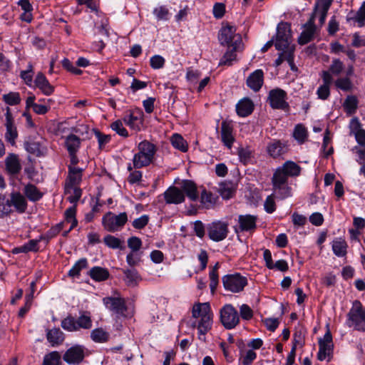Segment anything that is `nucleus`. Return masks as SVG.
Wrapping results in <instances>:
<instances>
[{"instance_id": "nucleus-1", "label": "nucleus", "mask_w": 365, "mask_h": 365, "mask_svg": "<svg viewBox=\"0 0 365 365\" xmlns=\"http://www.w3.org/2000/svg\"><path fill=\"white\" fill-rule=\"evenodd\" d=\"M192 316L195 319L200 318L198 323L194 322L192 327H197L199 339L205 341V335L211 329L213 314L208 302L196 303L192 307Z\"/></svg>"}, {"instance_id": "nucleus-2", "label": "nucleus", "mask_w": 365, "mask_h": 365, "mask_svg": "<svg viewBox=\"0 0 365 365\" xmlns=\"http://www.w3.org/2000/svg\"><path fill=\"white\" fill-rule=\"evenodd\" d=\"M157 146L151 142L144 140L138 145V152L133 158V167L140 169L152 164L155 160Z\"/></svg>"}, {"instance_id": "nucleus-3", "label": "nucleus", "mask_w": 365, "mask_h": 365, "mask_svg": "<svg viewBox=\"0 0 365 365\" xmlns=\"http://www.w3.org/2000/svg\"><path fill=\"white\" fill-rule=\"evenodd\" d=\"M346 325L355 330L365 331V309L359 300L353 302L352 307L347 314Z\"/></svg>"}, {"instance_id": "nucleus-4", "label": "nucleus", "mask_w": 365, "mask_h": 365, "mask_svg": "<svg viewBox=\"0 0 365 365\" xmlns=\"http://www.w3.org/2000/svg\"><path fill=\"white\" fill-rule=\"evenodd\" d=\"M236 28L227 25L222 26L218 33V39L222 46H240L247 43L246 36L245 39L239 34H236Z\"/></svg>"}, {"instance_id": "nucleus-5", "label": "nucleus", "mask_w": 365, "mask_h": 365, "mask_svg": "<svg viewBox=\"0 0 365 365\" xmlns=\"http://www.w3.org/2000/svg\"><path fill=\"white\" fill-rule=\"evenodd\" d=\"M128 222V215L125 212L115 215L108 212L103 215L102 224L105 230L110 232H115L120 230Z\"/></svg>"}, {"instance_id": "nucleus-6", "label": "nucleus", "mask_w": 365, "mask_h": 365, "mask_svg": "<svg viewBox=\"0 0 365 365\" xmlns=\"http://www.w3.org/2000/svg\"><path fill=\"white\" fill-rule=\"evenodd\" d=\"M88 129L81 118L76 121L75 125L70 126V153L74 148L80 147L81 141L88 138Z\"/></svg>"}, {"instance_id": "nucleus-7", "label": "nucleus", "mask_w": 365, "mask_h": 365, "mask_svg": "<svg viewBox=\"0 0 365 365\" xmlns=\"http://www.w3.org/2000/svg\"><path fill=\"white\" fill-rule=\"evenodd\" d=\"M292 43L291 24L281 21L277 26L275 42L274 38L268 41L264 46H290Z\"/></svg>"}, {"instance_id": "nucleus-8", "label": "nucleus", "mask_w": 365, "mask_h": 365, "mask_svg": "<svg viewBox=\"0 0 365 365\" xmlns=\"http://www.w3.org/2000/svg\"><path fill=\"white\" fill-rule=\"evenodd\" d=\"M220 321L225 329H234L240 323L237 310L232 304H225L220 309Z\"/></svg>"}, {"instance_id": "nucleus-9", "label": "nucleus", "mask_w": 365, "mask_h": 365, "mask_svg": "<svg viewBox=\"0 0 365 365\" xmlns=\"http://www.w3.org/2000/svg\"><path fill=\"white\" fill-rule=\"evenodd\" d=\"M222 280L225 289L234 293L242 292L247 284V277L238 273L225 275Z\"/></svg>"}, {"instance_id": "nucleus-10", "label": "nucleus", "mask_w": 365, "mask_h": 365, "mask_svg": "<svg viewBox=\"0 0 365 365\" xmlns=\"http://www.w3.org/2000/svg\"><path fill=\"white\" fill-rule=\"evenodd\" d=\"M103 303L106 309L114 314L116 317H125L128 307L124 298L106 297L103 299Z\"/></svg>"}, {"instance_id": "nucleus-11", "label": "nucleus", "mask_w": 365, "mask_h": 365, "mask_svg": "<svg viewBox=\"0 0 365 365\" xmlns=\"http://www.w3.org/2000/svg\"><path fill=\"white\" fill-rule=\"evenodd\" d=\"M287 98L286 91L281 88H274L269 92L268 101L273 109L289 110V106L287 102Z\"/></svg>"}, {"instance_id": "nucleus-12", "label": "nucleus", "mask_w": 365, "mask_h": 365, "mask_svg": "<svg viewBox=\"0 0 365 365\" xmlns=\"http://www.w3.org/2000/svg\"><path fill=\"white\" fill-rule=\"evenodd\" d=\"M207 235L210 240L215 242H220L225 240L228 234V224L216 221L209 224L207 227Z\"/></svg>"}, {"instance_id": "nucleus-13", "label": "nucleus", "mask_w": 365, "mask_h": 365, "mask_svg": "<svg viewBox=\"0 0 365 365\" xmlns=\"http://www.w3.org/2000/svg\"><path fill=\"white\" fill-rule=\"evenodd\" d=\"M272 189L276 197L284 200L292 195V188L288 185V181L273 174L272 178Z\"/></svg>"}, {"instance_id": "nucleus-14", "label": "nucleus", "mask_w": 365, "mask_h": 365, "mask_svg": "<svg viewBox=\"0 0 365 365\" xmlns=\"http://www.w3.org/2000/svg\"><path fill=\"white\" fill-rule=\"evenodd\" d=\"M123 119L132 130L140 131L143 124V112L140 108L128 110Z\"/></svg>"}, {"instance_id": "nucleus-15", "label": "nucleus", "mask_w": 365, "mask_h": 365, "mask_svg": "<svg viewBox=\"0 0 365 365\" xmlns=\"http://www.w3.org/2000/svg\"><path fill=\"white\" fill-rule=\"evenodd\" d=\"M300 173L301 167L293 161L287 160L275 170L274 175L283 178L288 181L289 177H297Z\"/></svg>"}, {"instance_id": "nucleus-16", "label": "nucleus", "mask_w": 365, "mask_h": 365, "mask_svg": "<svg viewBox=\"0 0 365 365\" xmlns=\"http://www.w3.org/2000/svg\"><path fill=\"white\" fill-rule=\"evenodd\" d=\"M333 2V0H317L313 11L311 14L310 18H313V22L314 23L315 19L319 16V21L321 26H322L326 20L328 11Z\"/></svg>"}, {"instance_id": "nucleus-17", "label": "nucleus", "mask_w": 365, "mask_h": 365, "mask_svg": "<svg viewBox=\"0 0 365 365\" xmlns=\"http://www.w3.org/2000/svg\"><path fill=\"white\" fill-rule=\"evenodd\" d=\"M92 327L91 314L82 312L78 319L70 317V331H78L80 329H89Z\"/></svg>"}, {"instance_id": "nucleus-18", "label": "nucleus", "mask_w": 365, "mask_h": 365, "mask_svg": "<svg viewBox=\"0 0 365 365\" xmlns=\"http://www.w3.org/2000/svg\"><path fill=\"white\" fill-rule=\"evenodd\" d=\"M6 133H5V139L7 142H9L11 145H14L16 143V140L18 138V131L17 128L14 124V120L12 116V114L10 111V108L8 107L6 108Z\"/></svg>"}, {"instance_id": "nucleus-19", "label": "nucleus", "mask_w": 365, "mask_h": 365, "mask_svg": "<svg viewBox=\"0 0 365 365\" xmlns=\"http://www.w3.org/2000/svg\"><path fill=\"white\" fill-rule=\"evenodd\" d=\"M317 34V26L313 22V18H309L303 26V31L298 38V43L300 45L307 44L311 42Z\"/></svg>"}, {"instance_id": "nucleus-20", "label": "nucleus", "mask_w": 365, "mask_h": 365, "mask_svg": "<svg viewBox=\"0 0 365 365\" xmlns=\"http://www.w3.org/2000/svg\"><path fill=\"white\" fill-rule=\"evenodd\" d=\"M295 47H276L278 51H281L278 58L275 60V66H280L284 61H287L292 71H296L297 67L294 63V52Z\"/></svg>"}, {"instance_id": "nucleus-21", "label": "nucleus", "mask_w": 365, "mask_h": 365, "mask_svg": "<svg viewBox=\"0 0 365 365\" xmlns=\"http://www.w3.org/2000/svg\"><path fill=\"white\" fill-rule=\"evenodd\" d=\"M287 151L288 145L287 142L281 141L279 140L274 139L267 145V152L268 155L273 158L280 157L287 153Z\"/></svg>"}, {"instance_id": "nucleus-22", "label": "nucleus", "mask_w": 365, "mask_h": 365, "mask_svg": "<svg viewBox=\"0 0 365 365\" xmlns=\"http://www.w3.org/2000/svg\"><path fill=\"white\" fill-rule=\"evenodd\" d=\"M221 140L224 145L230 149L235 141L233 125L230 122L223 120L221 123Z\"/></svg>"}, {"instance_id": "nucleus-23", "label": "nucleus", "mask_w": 365, "mask_h": 365, "mask_svg": "<svg viewBox=\"0 0 365 365\" xmlns=\"http://www.w3.org/2000/svg\"><path fill=\"white\" fill-rule=\"evenodd\" d=\"M349 128L350 134L354 135L356 142L360 145H365V130L361 128V123L357 117L351 120Z\"/></svg>"}, {"instance_id": "nucleus-24", "label": "nucleus", "mask_w": 365, "mask_h": 365, "mask_svg": "<svg viewBox=\"0 0 365 365\" xmlns=\"http://www.w3.org/2000/svg\"><path fill=\"white\" fill-rule=\"evenodd\" d=\"M264 83V72L262 69H257L250 74L246 80L247 86L253 91H259Z\"/></svg>"}, {"instance_id": "nucleus-25", "label": "nucleus", "mask_w": 365, "mask_h": 365, "mask_svg": "<svg viewBox=\"0 0 365 365\" xmlns=\"http://www.w3.org/2000/svg\"><path fill=\"white\" fill-rule=\"evenodd\" d=\"M163 195L168 204H180L185 201V194L175 186L170 187Z\"/></svg>"}, {"instance_id": "nucleus-26", "label": "nucleus", "mask_w": 365, "mask_h": 365, "mask_svg": "<svg viewBox=\"0 0 365 365\" xmlns=\"http://www.w3.org/2000/svg\"><path fill=\"white\" fill-rule=\"evenodd\" d=\"M257 217L252 215H240L238 217L239 228L241 232H253L257 227Z\"/></svg>"}, {"instance_id": "nucleus-27", "label": "nucleus", "mask_w": 365, "mask_h": 365, "mask_svg": "<svg viewBox=\"0 0 365 365\" xmlns=\"http://www.w3.org/2000/svg\"><path fill=\"white\" fill-rule=\"evenodd\" d=\"M9 203L10 208L14 206L15 210L19 213H24L27 209V201L25 197L19 192L11 193Z\"/></svg>"}, {"instance_id": "nucleus-28", "label": "nucleus", "mask_w": 365, "mask_h": 365, "mask_svg": "<svg viewBox=\"0 0 365 365\" xmlns=\"http://www.w3.org/2000/svg\"><path fill=\"white\" fill-rule=\"evenodd\" d=\"M255 105L249 98H244L236 105V111L239 116L247 117L254 110Z\"/></svg>"}, {"instance_id": "nucleus-29", "label": "nucleus", "mask_w": 365, "mask_h": 365, "mask_svg": "<svg viewBox=\"0 0 365 365\" xmlns=\"http://www.w3.org/2000/svg\"><path fill=\"white\" fill-rule=\"evenodd\" d=\"M35 87L38 88L43 94L49 96L53 93L54 88L50 84L43 73H38L34 80Z\"/></svg>"}, {"instance_id": "nucleus-30", "label": "nucleus", "mask_w": 365, "mask_h": 365, "mask_svg": "<svg viewBox=\"0 0 365 365\" xmlns=\"http://www.w3.org/2000/svg\"><path fill=\"white\" fill-rule=\"evenodd\" d=\"M87 351L84 346L76 344L70 347V364H79L81 363Z\"/></svg>"}, {"instance_id": "nucleus-31", "label": "nucleus", "mask_w": 365, "mask_h": 365, "mask_svg": "<svg viewBox=\"0 0 365 365\" xmlns=\"http://www.w3.org/2000/svg\"><path fill=\"white\" fill-rule=\"evenodd\" d=\"M5 165L7 171L12 175H16L20 173L21 165L17 155L9 153L5 159Z\"/></svg>"}, {"instance_id": "nucleus-32", "label": "nucleus", "mask_w": 365, "mask_h": 365, "mask_svg": "<svg viewBox=\"0 0 365 365\" xmlns=\"http://www.w3.org/2000/svg\"><path fill=\"white\" fill-rule=\"evenodd\" d=\"M181 189L182 192L185 193L191 201H196L198 199L199 195L197 185L193 181L190 180H183Z\"/></svg>"}, {"instance_id": "nucleus-33", "label": "nucleus", "mask_w": 365, "mask_h": 365, "mask_svg": "<svg viewBox=\"0 0 365 365\" xmlns=\"http://www.w3.org/2000/svg\"><path fill=\"white\" fill-rule=\"evenodd\" d=\"M124 274V281L127 286L134 287L137 286L141 277L135 269H124L122 270Z\"/></svg>"}, {"instance_id": "nucleus-34", "label": "nucleus", "mask_w": 365, "mask_h": 365, "mask_svg": "<svg viewBox=\"0 0 365 365\" xmlns=\"http://www.w3.org/2000/svg\"><path fill=\"white\" fill-rule=\"evenodd\" d=\"M347 21H353L357 23L358 26L362 27L365 25V1L363 2L356 12L350 11L347 15Z\"/></svg>"}, {"instance_id": "nucleus-35", "label": "nucleus", "mask_w": 365, "mask_h": 365, "mask_svg": "<svg viewBox=\"0 0 365 365\" xmlns=\"http://www.w3.org/2000/svg\"><path fill=\"white\" fill-rule=\"evenodd\" d=\"M46 338L48 342L53 346H55L61 344L63 341L65 336L59 328H53L48 330L46 333Z\"/></svg>"}, {"instance_id": "nucleus-36", "label": "nucleus", "mask_w": 365, "mask_h": 365, "mask_svg": "<svg viewBox=\"0 0 365 365\" xmlns=\"http://www.w3.org/2000/svg\"><path fill=\"white\" fill-rule=\"evenodd\" d=\"M24 193L26 197L32 202L38 201L42 198L43 193L41 192L34 185L28 184L24 187Z\"/></svg>"}, {"instance_id": "nucleus-37", "label": "nucleus", "mask_w": 365, "mask_h": 365, "mask_svg": "<svg viewBox=\"0 0 365 365\" xmlns=\"http://www.w3.org/2000/svg\"><path fill=\"white\" fill-rule=\"evenodd\" d=\"M91 278L96 282L105 281L109 277L107 269L101 267H93L89 271Z\"/></svg>"}, {"instance_id": "nucleus-38", "label": "nucleus", "mask_w": 365, "mask_h": 365, "mask_svg": "<svg viewBox=\"0 0 365 365\" xmlns=\"http://www.w3.org/2000/svg\"><path fill=\"white\" fill-rule=\"evenodd\" d=\"M358 99L355 96H348L344 103L343 108L348 115L354 114L358 108Z\"/></svg>"}, {"instance_id": "nucleus-39", "label": "nucleus", "mask_w": 365, "mask_h": 365, "mask_svg": "<svg viewBox=\"0 0 365 365\" xmlns=\"http://www.w3.org/2000/svg\"><path fill=\"white\" fill-rule=\"evenodd\" d=\"M170 142L175 148L180 150L181 152L185 153L188 150L187 143L180 134H173L170 138Z\"/></svg>"}, {"instance_id": "nucleus-40", "label": "nucleus", "mask_w": 365, "mask_h": 365, "mask_svg": "<svg viewBox=\"0 0 365 365\" xmlns=\"http://www.w3.org/2000/svg\"><path fill=\"white\" fill-rule=\"evenodd\" d=\"M96 14L98 15V19L95 22L96 28L103 34L108 36L110 29L108 18L104 14H98V11H96Z\"/></svg>"}, {"instance_id": "nucleus-41", "label": "nucleus", "mask_w": 365, "mask_h": 365, "mask_svg": "<svg viewBox=\"0 0 365 365\" xmlns=\"http://www.w3.org/2000/svg\"><path fill=\"white\" fill-rule=\"evenodd\" d=\"M83 170V168L70 166V189L72 185H78L81 182Z\"/></svg>"}, {"instance_id": "nucleus-42", "label": "nucleus", "mask_w": 365, "mask_h": 365, "mask_svg": "<svg viewBox=\"0 0 365 365\" xmlns=\"http://www.w3.org/2000/svg\"><path fill=\"white\" fill-rule=\"evenodd\" d=\"M347 245L345 240L337 239L333 241L332 250L338 257H344L346 254Z\"/></svg>"}, {"instance_id": "nucleus-43", "label": "nucleus", "mask_w": 365, "mask_h": 365, "mask_svg": "<svg viewBox=\"0 0 365 365\" xmlns=\"http://www.w3.org/2000/svg\"><path fill=\"white\" fill-rule=\"evenodd\" d=\"M293 136L299 144L304 143L308 136L306 128L302 124L297 125L294 130Z\"/></svg>"}, {"instance_id": "nucleus-44", "label": "nucleus", "mask_w": 365, "mask_h": 365, "mask_svg": "<svg viewBox=\"0 0 365 365\" xmlns=\"http://www.w3.org/2000/svg\"><path fill=\"white\" fill-rule=\"evenodd\" d=\"M93 341L98 343L106 342L109 339V334L101 328L93 329L91 333Z\"/></svg>"}, {"instance_id": "nucleus-45", "label": "nucleus", "mask_w": 365, "mask_h": 365, "mask_svg": "<svg viewBox=\"0 0 365 365\" xmlns=\"http://www.w3.org/2000/svg\"><path fill=\"white\" fill-rule=\"evenodd\" d=\"M237 155L239 156L240 161L244 165L249 163L253 158L252 151L248 148H239L237 150Z\"/></svg>"}, {"instance_id": "nucleus-46", "label": "nucleus", "mask_w": 365, "mask_h": 365, "mask_svg": "<svg viewBox=\"0 0 365 365\" xmlns=\"http://www.w3.org/2000/svg\"><path fill=\"white\" fill-rule=\"evenodd\" d=\"M238 47H232V48L228 51H227L222 58L220 59L219 63L220 66L226 65L231 66L232 61H236L237 54L236 52L237 51Z\"/></svg>"}, {"instance_id": "nucleus-47", "label": "nucleus", "mask_w": 365, "mask_h": 365, "mask_svg": "<svg viewBox=\"0 0 365 365\" xmlns=\"http://www.w3.org/2000/svg\"><path fill=\"white\" fill-rule=\"evenodd\" d=\"M217 197L213 195L211 192L203 189L201 192L200 202L206 207L214 205L216 202Z\"/></svg>"}, {"instance_id": "nucleus-48", "label": "nucleus", "mask_w": 365, "mask_h": 365, "mask_svg": "<svg viewBox=\"0 0 365 365\" xmlns=\"http://www.w3.org/2000/svg\"><path fill=\"white\" fill-rule=\"evenodd\" d=\"M319 352L317 354V359L319 361H324L327 357H329L328 361H329V356L332 351L333 345L324 344V343L322 342V344L319 343Z\"/></svg>"}, {"instance_id": "nucleus-49", "label": "nucleus", "mask_w": 365, "mask_h": 365, "mask_svg": "<svg viewBox=\"0 0 365 365\" xmlns=\"http://www.w3.org/2000/svg\"><path fill=\"white\" fill-rule=\"evenodd\" d=\"M43 365H61V355L58 351H51L45 355Z\"/></svg>"}, {"instance_id": "nucleus-50", "label": "nucleus", "mask_w": 365, "mask_h": 365, "mask_svg": "<svg viewBox=\"0 0 365 365\" xmlns=\"http://www.w3.org/2000/svg\"><path fill=\"white\" fill-rule=\"evenodd\" d=\"M88 267V261L86 258L78 260L71 269H70V277H78L80 272Z\"/></svg>"}, {"instance_id": "nucleus-51", "label": "nucleus", "mask_w": 365, "mask_h": 365, "mask_svg": "<svg viewBox=\"0 0 365 365\" xmlns=\"http://www.w3.org/2000/svg\"><path fill=\"white\" fill-rule=\"evenodd\" d=\"M106 246L112 249H122V241L115 236L108 235L103 238Z\"/></svg>"}, {"instance_id": "nucleus-52", "label": "nucleus", "mask_w": 365, "mask_h": 365, "mask_svg": "<svg viewBox=\"0 0 365 365\" xmlns=\"http://www.w3.org/2000/svg\"><path fill=\"white\" fill-rule=\"evenodd\" d=\"M153 13L158 21H167L169 19V10L165 6L155 8Z\"/></svg>"}, {"instance_id": "nucleus-53", "label": "nucleus", "mask_w": 365, "mask_h": 365, "mask_svg": "<svg viewBox=\"0 0 365 365\" xmlns=\"http://www.w3.org/2000/svg\"><path fill=\"white\" fill-rule=\"evenodd\" d=\"M24 148L26 151L36 156H40L42 155L41 150V145L37 142H26L24 143Z\"/></svg>"}, {"instance_id": "nucleus-54", "label": "nucleus", "mask_w": 365, "mask_h": 365, "mask_svg": "<svg viewBox=\"0 0 365 365\" xmlns=\"http://www.w3.org/2000/svg\"><path fill=\"white\" fill-rule=\"evenodd\" d=\"M12 211L10 208L9 199L5 195H0V217H4L11 213Z\"/></svg>"}, {"instance_id": "nucleus-55", "label": "nucleus", "mask_w": 365, "mask_h": 365, "mask_svg": "<svg viewBox=\"0 0 365 365\" xmlns=\"http://www.w3.org/2000/svg\"><path fill=\"white\" fill-rule=\"evenodd\" d=\"M218 192L222 197L226 200L231 198L234 194V190L232 188L230 184L225 182L220 185Z\"/></svg>"}, {"instance_id": "nucleus-56", "label": "nucleus", "mask_w": 365, "mask_h": 365, "mask_svg": "<svg viewBox=\"0 0 365 365\" xmlns=\"http://www.w3.org/2000/svg\"><path fill=\"white\" fill-rule=\"evenodd\" d=\"M335 86L344 91H349L352 88V83L348 77L339 78L335 81Z\"/></svg>"}, {"instance_id": "nucleus-57", "label": "nucleus", "mask_w": 365, "mask_h": 365, "mask_svg": "<svg viewBox=\"0 0 365 365\" xmlns=\"http://www.w3.org/2000/svg\"><path fill=\"white\" fill-rule=\"evenodd\" d=\"M3 99L6 103L10 106L18 105L21 102V98L19 93L11 92L3 96Z\"/></svg>"}, {"instance_id": "nucleus-58", "label": "nucleus", "mask_w": 365, "mask_h": 365, "mask_svg": "<svg viewBox=\"0 0 365 365\" xmlns=\"http://www.w3.org/2000/svg\"><path fill=\"white\" fill-rule=\"evenodd\" d=\"M110 128L112 130L115 131L116 133L123 138H128L129 135L128 130L123 127V123L120 120H117L112 123Z\"/></svg>"}, {"instance_id": "nucleus-59", "label": "nucleus", "mask_w": 365, "mask_h": 365, "mask_svg": "<svg viewBox=\"0 0 365 365\" xmlns=\"http://www.w3.org/2000/svg\"><path fill=\"white\" fill-rule=\"evenodd\" d=\"M344 68V66L342 61L339 59H334L331 64L329 66V71L334 76H339L341 74Z\"/></svg>"}, {"instance_id": "nucleus-60", "label": "nucleus", "mask_w": 365, "mask_h": 365, "mask_svg": "<svg viewBox=\"0 0 365 365\" xmlns=\"http://www.w3.org/2000/svg\"><path fill=\"white\" fill-rule=\"evenodd\" d=\"M149 216L143 215L138 218L135 219L132 225L135 229L141 230L143 229L149 222Z\"/></svg>"}, {"instance_id": "nucleus-61", "label": "nucleus", "mask_w": 365, "mask_h": 365, "mask_svg": "<svg viewBox=\"0 0 365 365\" xmlns=\"http://www.w3.org/2000/svg\"><path fill=\"white\" fill-rule=\"evenodd\" d=\"M128 247L132 250L133 252H136L142 247V241L138 237H130L128 239Z\"/></svg>"}, {"instance_id": "nucleus-62", "label": "nucleus", "mask_w": 365, "mask_h": 365, "mask_svg": "<svg viewBox=\"0 0 365 365\" xmlns=\"http://www.w3.org/2000/svg\"><path fill=\"white\" fill-rule=\"evenodd\" d=\"M95 135L98 140L99 148H102L106 144L108 143L111 139L110 135H106L102 133L98 130H94Z\"/></svg>"}, {"instance_id": "nucleus-63", "label": "nucleus", "mask_w": 365, "mask_h": 365, "mask_svg": "<svg viewBox=\"0 0 365 365\" xmlns=\"http://www.w3.org/2000/svg\"><path fill=\"white\" fill-rule=\"evenodd\" d=\"M257 358V354L252 350H248L245 355L240 358L242 365H250Z\"/></svg>"}, {"instance_id": "nucleus-64", "label": "nucleus", "mask_w": 365, "mask_h": 365, "mask_svg": "<svg viewBox=\"0 0 365 365\" xmlns=\"http://www.w3.org/2000/svg\"><path fill=\"white\" fill-rule=\"evenodd\" d=\"M240 314L242 319L250 320L253 317V311L247 304H242L240 307Z\"/></svg>"}]
</instances>
